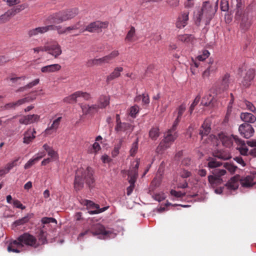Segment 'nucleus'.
Returning <instances> with one entry per match:
<instances>
[{
    "label": "nucleus",
    "mask_w": 256,
    "mask_h": 256,
    "mask_svg": "<svg viewBox=\"0 0 256 256\" xmlns=\"http://www.w3.org/2000/svg\"><path fill=\"white\" fill-rule=\"evenodd\" d=\"M24 246L36 248L40 246V243L34 236L28 232H24L16 240L10 242L8 246V251L20 253L22 251Z\"/></svg>",
    "instance_id": "obj_1"
},
{
    "label": "nucleus",
    "mask_w": 256,
    "mask_h": 256,
    "mask_svg": "<svg viewBox=\"0 0 256 256\" xmlns=\"http://www.w3.org/2000/svg\"><path fill=\"white\" fill-rule=\"evenodd\" d=\"M84 182L89 187L91 186L94 182L93 170L90 167H88L86 170L80 168L76 171L74 180L75 190L78 191L82 190L84 188Z\"/></svg>",
    "instance_id": "obj_2"
},
{
    "label": "nucleus",
    "mask_w": 256,
    "mask_h": 256,
    "mask_svg": "<svg viewBox=\"0 0 256 256\" xmlns=\"http://www.w3.org/2000/svg\"><path fill=\"white\" fill-rule=\"evenodd\" d=\"M216 12V9L212 8L210 2H204L201 9L195 14L196 23L199 24L203 20L206 25L208 24Z\"/></svg>",
    "instance_id": "obj_3"
},
{
    "label": "nucleus",
    "mask_w": 256,
    "mask_h": 256,
    "mask_svg": "<svg viewBox=\"0 0 256 256\" xmlns=\"http://www.w3.org/2000/svg\"><path fill=\"white\" fill-rule=\"evenodd\" d=\"M255 12L250 7H248L243 12L241 16L236 17V18L240 21V26L244 30H248L252 22L253 18L254 16Z\"/></svg>",
    "instance_id": "obj_4"
},
{
    "label": "nucleus",
    "mask_w": 256,
    "mask_h": 256,
    "mask_svg": "<svg viewBox=\"0 0 256 256\" xmlns=\"http://www.w3.org/2000/svg\"><path fill=\"white\" fill-rule=\"evenodd\" d=\"M218 138L222 143V144L226 148H230L234 142L236 144H244V140L239 138L238 136L234 135H228L224 133L218 134Z\"/></svg>",
    "instance_id": "obj_5"
},
{
    "label": "nucleus",
    "mask_w": 256,
    "mask_h": 256,
    "mask_svg": "<svg viewBox=\"0 0 256 256\" xmlns=\"http://www.w3.org/2000/svg\"><path fill=\"white\" fill-rule=\"evenodd\" d=\"M27 6V4H22L8 10L4 14L0 16V24L8 22L12 17L26 8Z\"/></svg>",
    "instance_id": "obj_6"
},
{
    "label": "nucleus",
    "mask_w": 256,
    "mask_h": 256,
    "mask_svg": "<svg viewBox=\"0 0 256 256\" xmlns=\"http://www.w3.org/2000/svg\"><path fill=\"white\" fill-rule=\"evenodd\" d=\"M108 23L107 22L96 21L88 25L86 30L90 32H101L102 29L106 28L108 27Z\"/></svg>",
    "instance_id": "obj_7"
},
{
    "label": "nucleus",
    "mask_w": 256,
    "mask_h": 256,
    "mask_svg": "<svg viewBox=\"0 0 256 256\" xmlns=\"http://www.w3.org/2000/svg\"><path fill=\"white\" fill-rule=\"evenodd\" d=\"M256 75V70L253 68L248 69L241 80V85L244 88L250 86Z\"/></svg>",
    "instance_id": "obj_8"
},
{
    "label": "nucleus",
    "mask_w": 256,
    "mask_h": 256,
    "mask_svg": "<svg viewBox=\"0 0 256 256\" xmlns=\"http://www.w3.org/2000/svg\"><path fill=\"white\" fill-rule=\"evenodd\" d=\"M46 52L55 58H57L62 53L60 46L56 41H52L46 46Z\"/></svg>",
    "instance_id": "obj_9"
},
{
    "label": "nucleus",
    "mask_w": 256,
    "mask_h": 256,
    "mask_svg": "<svg viewBox=\"0 0 256 256\" xmlns=\"http://www.w3.org/2000/svg\"><path fill=\"white\" fill-rule=\"evenodd\" d=\"M238 131L241 136L246 138H249L253 136L254 133L253 128L248 123H244L240 124L238 128Z\"/></svg>",
    "instance_id": "obj_10"
},
{
    "label": "nucleus",
    "mask_w": 256,
    "mask_h": 256,
    "mask_svg": "<svg viewBox=\"0 0 256 256\" xmlns=\"http://www.w3.org/2000/svg\"><path fill=\"white\" fill-rule=\"evenodd\" d=\"M175 140L168 135H166L164 139L160 142L156 150L158 154H162L168 148Z\"/></svg>",
    "instance_id": "obj_11"
},
{
    "label": "nucleus",
    "mask_w": 256,
    "mask_h": 256,
    "mask_svg": "<svg viewBox=\"0 0 256 256\" xmlns=\"http://www.w3.org/2000/svg\"><path fill=\"white\" fill-rule=\"evenodd\" d=\"M140 164V160L138 159L136 161L133 162L132 166L130 168L128 171V180L136 182L138 176V168Z\"/></svg>",
    "instance_id": "obj_12"
},
{
    "label": "nucleus",
    "mask_w": 256,
    "mask_h": 256,
    "mask_svg": "<svg viewBox=\"0 0 256 256\" xmlns=\"http://www.w3.org/2000/svg\"><path fill=\"white\" fill-rule=\"evenodd\" d=\"M90 233L94 236L101 234L106 236L109 234L110 232L108 230H106L102 225L97 224L91 227Z\"/></svg>",
    "instance_id": "obj_13"
},
{
    "label": "nucleus",
    "mask_w": 256,
    "mask_h": 256,
    "mask_svg": "<svg viewBox=\"0 0 256 256\" xmlns=\"http://www.w3.org/2000/svg\"><path fill=\"white\" fill-rule=\"evenodd\" d=\"M84 204L86 205L90 208L95 209L94 210H91L88 211V213L90 214H97L104 212L108 208V206H106L100 208V206L98 204H95L92 202L88 200H86L84 201Z\"/></svg>",
    "instance_id": "obj_14"
},
{
    "label": "nucleus",
    "mask_w": 256,
    "mask_h": 256,
    "mask_svg": "<svg viewBox=\"0 0 256 256\" xmlns=\"http://www.w3.org/2000/svg\"><path fill=\"white\" fill-rule=\"evenodd\" d=\"M40 116L38 114H30L22 116L19 120V122L26 125L38 122L40 120Z\"/></svg>",
    "instance_id": "obj_15"
},
{
    "label": "nucleus",
    "mask_w": 256,
    "mask_h": 256,
    "mask_svg": "<svg viewBox=\"0 0 256 256\" xmlns=\"http://www.w3.org/2000/svg\"><path fill=\"white\" fill-rule=\"evenodd\" d=\"M254 176L252 175L240 176V182L243 188H250L253 186L256 182L254 180Z\"/></svg>",
    "instance_id": "obj_16"
},
{
    "label": "nucleus",
    "mask_w": 256,
    "mask_h": 256,
    "mask_svg": "<svg viewBox=\"0 0 256 256\" xmlns=\"http://www.w3.org/2000/svg\"><path fill=\"white\" fill-rule=\"evenodd\" d=\"M64 21H66L74 18L79 12L77 8H74L61 11Z\"/></svg>",
    "instance_id": "obj_17"
},
{
    "label": "nucleus",
    "mask_w": 256,
    "mask_h": 256,
    "mask_svg": "<svg viewBox=\"0 0 256 256\" xmlns=\"http://www.w3.org/2000/svg\"><path fill=\"white\" fill-rule=\"evenodd\" d=\"M188 12H184L178 16L176 22V26L178 28H183L188 24Z\"/></svg>",
    "instance_id": "obj_18"
},
{
    "label": "nucleus",
    "mask_w": 256,
    "mask_h": 256,
    "mask_svg": "<svg viewBox=\"0 0 256 256\" xmlns=\"http://www.w3.org/2000/svg\"><path fill=\"white\" fill-rule=\"evenodd\" d=\"M114 130L118 134H120L122 132H130L132 130V126L127 122H121L116 124Z\"/></svg>",
    "instance_id": "obj_19"
},
{
    "label": "nucleus",
    "mask_w": 256,
    "mask_h": 256,
    "mask_svg": "<svg viewBox=\"0 0 256 256\" xmlns=\"http://www.w3.org/2000/svg\"><path fill=\"white\" fill-rule=\"evenodd\" d=\"M48 24H58L64 22L61 11L48 16L46 19Z\"/></svg>",
    "instance_id": "obj_20"
},
{
    "label": "nucleus",
    "mask_w": 256,
    "mask_h": 256,
    "mask_svg": "<svg viewBox=\"0 0 256 256\" xmlns=\"http://www.w3.org/2000/svg\"><path fill=\"white\" fill-rule=\"evenodd\" d=\"M240 176L236 175L232 178L225 184V186L230 190H236L239 186Z\"/></svg>",
    "instance_id": "obj_21"
},
{
    "label": "nucleus",
    "mask_w": 256,
    "mask_h": 256,
    "mask_svg": "<svg viewBox=\"0 0 256 256\" xmlns=\"http://www.w3.org/2000/svg\"><path fill=\"white\" fill-rule=\"evenodd\" d=\"M36 132L34 128H28L24 134L23 142L26 144H28L32 142L36 138Z\"/></svg>",
    "instance_id": "obj_22"
},
{
    "label": "nucleus",
    "mask_w": 256,
    "mask_h": 256,
    "mask_svg": "<svg viewBox=\"0 0 256 256\" xmlns=\"http://www.w3.org/2000/svg\"><path fill=\"white\" fill-rule=\"evenodd\" d=\"M80 106L83 114L86 115L93 114L98 112V106L96 104H92L91 106L88 104H80Z\"/></svg>",
    "instance_id": "obj_23"
},
{
    "label": "nucleus",
    "mask_w": 256,
    "mask_h": 256,
    "mask_svg": "<svg viewBox=\"0 0 256 256\" xmlns=\"http://www.w3.org/2000/svg\"><path fill=\"white\" fill-rule=\"evenodd\" d=\"M30 101V98L28 97L24 98L22 99L18 100L16 102H10L6 104L4 106V108L6 110H10V109H14L20 106L26 102H28Z\"/></svg>",
    "instance_id": "obj_24"
},
{
    "label": "nucleus",
    "mask_w": 256,
    "mask_h": 256,
    "mask_svg": "<svg viewBox=\"0 0 256 256\" xmlns=\"http://www.w3.org/2000/svg\"><path fill=\"white\" fill-rule=\"evenodd\" d=\"M213 154L214 157L223 160H228L231 158L230 154L228 150H216L214 152Z\"/></svg>",
    "instance_id": "obj_25"
},
{
    "label": "nucleus",
    "mask_w": 256,
    "mask_h": 256,
    "mask_svg": "<svg viewBox=\"0 0 256 256\" xmlns=\"http://www.w3.org/2000/svg\"><path fill=\"white\" fill-rule=\"evenodd\" d=\"M61 68V66L59 64H52L42 67L41 72L43 73L54 72L60 70Z\"/></svg>",
    "instance_id": "obj_26"
},
{
    "label": "nucleus",
    "mask_w": 256,
    "mask_h": 256,
    "mask_svg": "<svg viewBox=\"0 0 256 256\" xmlns=\"http://www.w3.org/2000/svg\"><path fill=\"white\" fill-rule=\"evenodd\" d=\"M119 55L118 50H114L108 55L102 58H99L100 65L103 64L109 63L114 58Z\"/></svg>",
    "instance_id": "obj_27"
},
{
    "label": "nucleus",
    "mask_w": 256,
    "mask_h": 256,
    "mask_svg": "<svg viewBox=\"0 0 256 256\" xmlns=\"http://www.w3.org/2000/svg\"><path fill=\"white\" fill-rule=\"evenodd\" d=\"M48 31V26L42 27H38L32 29L28 32V35L30 37L37 36L39 34H42Z\"/></svg>",
    "instance_id": "obj_28"
},
{
    "label": "nucleus",
    "mask_w": 256,
    "mask_h": 256,
    "mask_svg": "<svg viewBox=\"0 0 256 256\" xmlns=\"http://www.w3.org/2000/svg\"><path fill=\"white\" fill-rule=\"evenodd\" d=\"M181 118H176L175 120L172 127L168 130L166 133V135L170 136V137L174 138V139L176 140L178 137V134L176 132V127L180 122Z\"/></svg>",
    "instance_id": "obj_29"
},
{
    "label": "nucleus",
    "mask_w": 256,
    "mask_h": 256,
    "mask_svg": "<svg viewBox=\"0 0 256 256\" xmlns=\"http://www.w3.org/2000/svg\"><path fill=\"white\" fill-rule=\"evenodd\" d=\"M62 118L61 116L58 118L56 119L53 121L52 125L48 127L45 130L46 134H52V130L56 132L58 128L60 123L62 121Z\"/></svg>",
    "instance_id": "obj_30"
},
{
    "label": "nucleus",
    "mask_w": 256,
    "mask_h": 256,
    "mask_svg": "<svg viewBox=\"0 0 256 256\" xmlns=\"http://www.w3.org/2000/svg\"><path fill=\"white\" fill-rule=\"evenodd\" d=\"M211 130L210 124L208 120H206L204 121L200 130V134L202 138L205 136L208 135Z\"/></svg>",
    "instance_id": "obj_31"
},
{
    "label": "nucleus",
    "mask_w": 256,
    "mask_h": 256,
    "mask_svg": "<svg viewBox=\"0 0 256 256\" xmlns=\"http://www.w3.org/2000/svg\"><path fill=\"white\" fill-rule=\"evenodd\" d=\"M240 117L244 123H254L256 121V116L251 113L242 112Z\"/></svg>",
    "instance_id": "obj_32"
},
{
    "label": "nucleus",
    "mask_w": 256,
    "mask_h": 256,
    "mask_svg": "<svg viewBox=\"0 0 256 256\" xmlns=\"http://www.w3.org/2000/svg\"><path fill=\"white\" fill-rule=\"evenodd\" d=\"M110 97L109 96L102 95L98 100V104L99 108H104L110 104Z\"/></svg>",
    "instance_id": "obj_33"
},
{
    "label": "nucleus",
    "mask_w": 256,
    "mask_h": 256,
    "mask_svg": "<svg viewBox=\"0 0 256 256\" xmlns=\"http://www.w3.org/2000/svg\"><path fill=\"white\" fill-rule=\"evenodd\" d=\"M123 71L122 67H116L114 70L106 78V82L109 83L112 80L118 78L120 76V72Z\"/></svg>",
    "instance_id": "obj_34"
},
{
    "label": "nucleus",
    "mask_w": 256,
    "mask_h": 256,
    "mask_svg": "<svg viewBox=\"0 0 256 256\" xmlns=\"http://www.w3.org/2000/svg\"><path fill=\"white\" fill-rule=\"evenodd\" d=\"M45 226H44L42 228H41L40 230V232L38 234V242L40 243V246L42 244H44L47 243V233L45 230Z\"/></svg>",
    "instance_id": "obj_35"
},
{
    "label": "nucleus",
    "mask_w": 256,
    "mask_h": 256,
    "mask_svg": "<svg viewBox=\"0 0 256 256\" xmlns=\"http://www.w3.org/2000/svg\"><path fill=\"white\" fill-rule=\"evenodd\" d=\"M209 183L212 186H216L222 182V180L221 178L217 177L212 175H210L208 176Z\"/></svg>",
    "instance_id": "obj_36"
},
{
    "label": "nucleus",
    "mask_w": 256,
    "mask_h": 256,
    "mask_svg": "<svg viewBox=\"0 0 256 256\" xmlns=\"http://www.w3.org/2000/svg\"><path fill=\"white\" fill-rule=\"evenodd\" d=\"M124 142V138H121L118 139V142L114 145V147L112 151V157L114 158L120 152V150L122 146V143Z\"/></svg>",
    "instance_id": "obj_37"
},
{
    "label": "nucleus",
    "mask_w": 256,
    "mask_h": 256,
    "mask_svg": "<svg viewBox=\"0 0 256 256\" xmlns=\"http://www.w3.org/2000/svg\"><path fill=\"white\" fill-rule=\"evenodd\" d=\"M32 218V214H28L24 217L14 221L13 223V225L16 226L24 225L27 223Z\"/></svg>",
    "instance_id": "obj_38"
},
{
    "label": "nucleus",
    "mask_w": 256,
    "mask_h": 256,
    "mask_svg": "<svg viewBox=\"0 0 256 256\" xmlns=\"http://www.w3.org/2000/svg\"><path fill=\"white\" fill-rule=\"evenodd\" d=\"M38 156L34 158V159L30 160L24 165V168L28 169L30 168L34 163L39 160L41 158L44 157L46 154L44 152H42L40 154H38Z\"/></svg>",
    "instance_id": "obj_39"
},
{
    "label": "nucleus",
    "mask_w": 256,
    "mask_h": 256,
    "mask_svg": "<svg viewBox=\"0 0 256 256\" xmlns=\"http://www.w3.org/2000/svg\"><path fill=\"white\" fill-rule=\"evenodd\" d=\"M216 68V64H214V60L210 59V62H208V66L204 72L203 76H208L210 73L215 71Z\"/></svg>",
    "instance_id": "obj_40"
},
{
    "label": "nucleus",
    "mask_w": 256,
    "mask_h": 256,
    "mask_svg": "<svg viewBox=\"0 0 256 256\" xmlns=\"http://www.w3.org/2000/svg\"><path fill=\"white\" fill-rule=\"evenodd\" d=\"M64 102L66 103H76L78 100L76 92L71 95L66 96L64 98Z\"/></svg>",
    "instance_id": "obj_41"
},
{
    "label": "nucleus",
    "mask_w": 256,
    "mask_h": 256,
    "mask_svg": "<svg viewBox=\"0 0 256 256\" xmlns=\"http://www.w3.org/2000/svg\"><path fill=\"white\" fill-rule=\"evenodd\" d=\"M214 96L208 94L202 98L201 104L204 106H210L212 104Z\"/></svg>",
    "instance_id": "obj_42"
},
{
    "label": "nucleus",
    "mask_w": 256,
    "mask_h": 256,
    "mask_svg": "<svg viewBox=\"0 0 256 256\" xmlns=\"http://www.w3.org/2000/svg\"><path fill=\"white\" fill-rule=\"evenodd\" d=\"M222 164V163L219 162H218L214 158H212L208 160V166L210 168H217L218 167L220 166Z\"/></svg>",
    "instance_id": "obj_43"
},
{
    "label": "nucleus",
    "mask_w": 256,
    "mask_h": 256,
    "mask_svg": "<svg viewBox=\"0 0 256 256\" xmlns=\"http://www.w3.org/2000/svg\"><path fill=\"white\" fill-rule=\"evenodd\" d=\"M159 130L158 127L152 128L149 132L150 137L152 140H156L160 136Z\"/></svg>",
    "instance_id": "obj_44"
},
{
    "label": "nucleus",
    "mask_w": 256,
    "mask_h": 256,
    "mask_svg": "<svg viewBox=\"0 0 256 256\" xmlns=\"http://www.w3.org/2000/svg\"><path fill=\"white\" fill-rule=\"evenodd\" d=\"M136 34V30L135 28L132 26L130 30L128 32L126 38L125 40L127 42H132L133 38Z\"/></svg>",
    "instance_id": "obj_45"
},
{
    "label": "nucleus",
    "mask_w": 256,
    "mask_h": 256,
    "mask_svg": "<svg viewBox=\"0 0 256 256\" xmlns=\"http://www.w3.org/2000/svg\"><path fill=\"white\" fill-rule=\"evenodd\" d=\"M229 78L230 75L228 74H225L222 78L221 87L223 90H227L228 88L230 83Z\"/></svg>",
    "instance_id": "obj_46"
},
{
    "label": "nucleus",
    "mask_w": 256,
    "mask_h": 256,
    "mask_svg": "<svg viewBox=\"0 0 256 256\" xmlns=\"http://www.w3.org/2000/svg\"><path fill=\"white\" fill-rule=\"evenodd\" d=\"M39 82H40V80H39L38 78L36 79L34 81H32V82H30L29 84H28L26 86L20 88L16 90V92H22V91L24 90H26V88H32V86H34L36 85L37 84H38Z\"/></svg>",
    "instance_id": "obj_47"
},
{
    "label": "nucleus",
    "mask_w": 256,
    "mask_h": 256,
    "mask_svg": "<svg viewBox=\"0 0 256 256\" xmlns=\"http://www.w3.org/2000/svg\"><path fill=\"white\" fill-rule=\"evenodd\" d=\"M171 101L169 98V97H165L163 98L162 101V107H161V111L162 112H164L166 110L167 108L170 104Z\"/></svg>",
    "instance_id": "obj_48"
},
{
    "label": "nucleus",
    "mask_w": 256,
    "mask_h": 256,
    "mask_svg": "<svg viewBox=\"0 0 256 256\" xmlns=\"http://www.w3.org/2000/svg\"><path fill=\"white\" fill-rule=\"evenodd\" d=\"M76 93L78 100L82 98L85 100H89L92 98L90 94L88 92L77 91Z\"/></svg>",
    "instance_id": "obj_49"
},
{
    "label": "nucleus",
    "mask_w": 256,
    "mask_h": 256,
    "mask_svg": "<svg viewBox=\"0 0 256 256\" xmlns=\"http://www.w3.org/2000/svg\"><path fill=\"white\" fill-rule=\"evenodd\" d=\"M238 147L236 148L242 155L246 156L247 155L248 148L246 146L244 142V144H236Z\"/></svg>",
    "instance_id": "obj_50"
},
{
    "label": "nucleus",
    "mask_w": 256,
    "mask_h": 256,
    "mask_svg": "<svg viewBox=\"0 0 256 256\" xmlns=\"http://www.w3.org/2000/svg\"><path fill=\"white\" fill-rule=\"evenodd\" d=\"M139 107L136 105L131 106L128 110V114L132 118H136V114L139 112Z\"/></svg>",
    "instance_id": "obj_51"
},
{
    "label": "nucleus",
    "mask_w": 256,
    "mask_h": 256,
    "mask_svg": "<svg viewBox=\"0 0 256 256\" xmlns=\"http://www.w3.org/2000/svg\"><path fill=\"white\" fill-rule=\"evenodd\" d=\"M48 31L56 30L59 34H64L66 33L64 28H62L60 26H56L53 24H50L48 26Z\"/></svg>",
    "instance_id": "obj_52"
},
{
    "label": "nucleus",
    "mask_w": 256,
    "mask_h": 256,
    "mask_svg": "<svg viewBox=\"0 0 256 256\" xmlns=\"http://www.w3.org/2000/svg\"><path fill=\"white\" fill-rule=\"evenodd\" d=\"M212 176L221 178L222 176H224L226 174V170L224 169L217 168L212 170Z\"/></svg>",
    "instance_id": "obj_53"
},
{
    "label": "nucleus",
    "mask_w": 256,
    "mask_h": 256,
    "mask_svg": "<svg viewBox=\"0 0 256 256\" xmlns=\"http://www.w3.org/2000/svg\"><path fill=\"white\" fill-rule=\"evenodd\" d=\"M100 148V144L97 142H95L94 143L92 146L88 148V152L90 154H96Z\"/></svg>",
    "instance_id": "obj_54"
},
{
    "label": "nucleus",
    "mask_w": 256,
    "mask_h": 256,
    "mask_svg": "<svg viewBox=\"0 0 256 256\" xmlns=\"http://www.w3.org/2000/svg\"><path fill=\"white\" fill-rule=\"evenodd\" d=\"M224 167L232 174L234 173L237 168V166L228 162L224 163Z\"/></svg>",
    "instance_id": "obj_55"
},
{
    "label": "nucleus",
    "mask_w": 256,
    "mask_h": 256,
    "mask_svg": "<svg viewBox=\"0 0 256 256\" xmlns=\"http://www.w3.org/2000/svg\"><path fill=\"white\" fill-rule=\"evenodd\" d=\"M210 53L208 50H204L202 51V54H200L197 56L196 60L198 61H204L210 56Z\"/></svg>",
    "instance_id": "obj_56"
},
{
    "label": "nucleus",
    "mask_w": 256,
    "mask_h": 256,
    "mask_svg": "<svg viewBox=\"0 0 256 256\" xmlns=\"http://www.w3.org/2000/svg\"><path fill=\"white\" fill-rule=\"evenodd\" d=\"M138 150V142H134L132 143V148L130 150V155L132 156H134L137 152Z\"/></svg>",
    "instance_id": "obj_57"
},
{
    "label": "nucleus",
    "mask_w": 256,
    "mask_h": 256,
    "mask_svg": "<svg viewBox=\"0 0 256 256\" xmlns=\"http://www.w3.org/2000/svg\"><path fill=\"white\" fill-rule=\"evenodd\" d=\"M200 99V96L198 95L194 100L193 102L191 104L190 106V108L189 112L190 114H192L194 107L198 104Z\"/></svg>",
    "instance_id": "obj_58"
},
{
    "label": "nucleus",
    "mask_w": 256,
    "mask_h": 256,
    "mask_svg": "<svg viewBox=\"0 0 256 256\" xmlns=\"http://www.w3.org/2000/svg\"><path fill=\"white\" fill-rule=\"evenodd\" d=\"M239 0H236L237 4L236 17H238L240 16H241V15L242 14V12H244L242 10V4L241 2H239Z\"/></svg>",
    "instance_id": "obj_59"
},
{
    "label": "nucleus",
    "mask_w": 256,
    "mask_h": 256,
    "mask_svg": "<svg viewBox=\"0 0 256 256\" xmlns=\"http://www.w3.org/2000/svg\"><path fill=\"white\" fill-rule=\"evenodd\" d=\"M186 106L184 104H182L179 107L177 108L178 110V116L177 118H181L182 115L184 112L186 110Z\"/></svg>",
    "instance_id": "obj_60"
},
{
    "label": "nucleus",
    "mask_w": 256,
    "mask_h": 256,
    "mask_svg": "<svg viewBox=\"0 0 256 256\" xmlns=\"http://www.w3.org/2000/svg\"><path fill=\"white\" fill-rule=\"evenodd\" d=\"M99 58H94L90 60L87 62L86 64L88 66L90 67L94 66L100 65Z\"/></svg>",
    "instance_id": "obj_61"
},
{
    "label": "nucleus",
    "mask_w": 256,
    "mask_h": 256,
    "mask_svg": "<svg viewBox=\"0 0 256 256\" xmlns=\"http://www.w3.org/2000/svg\"><path fill=\"white\" fill-rule=\"evenodd\" d=\"M42 222L43 224H48L50 222H54L56 224V219L52 218L44 217L42 219Z\"/></svg>",
    "instance_id": "obj_62"
},
{
    "label": "nucleus",
    "mask_w": 256,
    "mask_h": 256,
    "mask_svg": "<svg viewBox=\"0 0 256 256\" xmlns=\"http://www.w3.org/2000/svg\"><path fill=\"white\" fill-rule=\"evenodd\" d=\"M220 8L222 11L226 12L228 10V3L226 0H222L220 2Z\"/></svg>",
    "instance_id": "obj_63"
},
{
    "label": "nucleus",
    "mask_w": 256,
    "mask_h": 256,
    "mask_svg": "<svg viewBox=\"0 0 256 256\" xmlns=\"http://www.w3.org/2000/svg\"><path fill=\"white\" fill-rule=\"evenodd\" d=\"M20 158V157L16 158L13 161L9 162L6 164V168L8 169V170L10 171L11 169H12L14 166H16L17 165V162L19 160Z\"/></svg>",
    "instance_id": "obj_64"
}]
</instances>
